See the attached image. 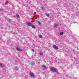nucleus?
<instances>
[{"instance_id": "f257e3e1", "label": "nucleus", "mask_w": 79, "mask_h": 79, "mask_svg": "<svg viewBox=\"0 0 79 79\" xmlns=\"http://www.w3.org/2000/svg\"><path fill=\"white\" fill-rule=\"evenodd\" d=\"M52 47L54 49H55V50H58V47L56 46V45H53Z\"/></svg>"}, {"instance_id": "f03ea898", "label": "nucleus", "mask_w": 79, "mask_h": 79, "mask_svg": "<svg viewBox=\"0 0 79 79\" xmlns=\"http://www.w3.org/2000/svg\"><path fill=\"white\" fill-rule=\"evenodd\" d=\"M51 69L52 71H53V72H56V69L54 67L51 68Z\"/></svg>"}, {"instance_id": "7ed1b4c3", "label": "nucleus", "mask_w": 79, "mask_h": 79, "mask_svg": "<svg viewBox=\"0 0 79 79\" xmlns=\"http://www.w3.org/2000/svg\"><path fill=\"white\" fill-rule=\"evenodd\" d=\"M16 49L18 51H20V52H21V51H22V50H21V49H20V48H18V47H16Z\"/></svg>"}, {"instance_id": "20e7f679", "label": "nucleus", "mask_w": 79, "mask_h": 79, "mask_svg": "<svg viewBox=\"0 0 79 79\" xmlns=\"http://www.w3.org/2000/svg\"><path fill=\"white\" fill-rule=\"evenodd\" d=\"M32 24L31 22L28 23V26H32Z\"/></svg>"}, {"instance_id": "39448f33", "label": "nucleus", "mask_w": 79, "mask_h": 79, "mask_svg": "<svg viewBox=\"0 0 79 79\" xmlns=\"http://www.w3.org/2000/svg\"><path fill=\"white\" fill-rule=\"evenodd\" d=\"M30 75L31 77H34V74L33 73H31Z\"/></svg>"}, {"instance_id": "423d86ee", "label": "nucleus", "mask_w": 79, "mask_h": 79, "mask_svg": "<svg viewBox=\"0 0 79 79\" xmlns=\"http://www.w3.org/2000/svg\"><path fill=\"white\" fill-rule=\"evenodd\" d=\"M58 24H56L55 25H54V27H58Z\"/></svg>"}, {"instance_id": "0eeeda50", "label": "nucleus", "mask_w": 79, "mask_h": 79, "mask_svg": "<svg viewBox=\"0 0 79 79\" xmlns=\"http://www.w3.org/2000/svg\"><path fill=\"white\" fill-rule=\"evenodd\" d=\"M43 68H44V69H47V67H46V66L45 65H44L42 66Z\"/></svg>"}, {"instance_id": "6e6552de", "label": "nucleus", "mask_w": 79, "mask_h": 79, "mask_svg": "<svg viewBox=\"0 0 79 79\" xmlns=\"http://www.w3.org/2000/svg\"><path fill=\"white\" fill-rule=\"evenodd\" d=\"M32 28H33V29H35V27L34 25H32L31 26Z\"/></svg>"}, {"instance_id": "1a4fd4ad", "label": "nucleus", "mask_w": 79, "mask_h": 79, "mask_svg": "<svg viewBox=\"0 0 79 79\" xmlns=\"http://www.w3.org/2000/svg\"><path fill=\"white\" fill-rule=\"evenodd\" d=\"M46 16H48V17H49V16H50V15H49V14L47 13L46 14Z\"/></svg>"}, {"instance_id": "9d476101", "label": "nucleus", "mask_w": 79, "mask_h": 79, "mask_svg": "<svg viewBox=\"0 0 79 79\" xmlns=\"http://www.w3.org/2000/svg\"><path fill=\"white\" fill-rule=\"evenodd\" d=\"M60 35H63V32H61L60 33Z\"/></svg>"}, {"instance_id": "9b49d317", "label": "nucleus", "mask_w": 79, "mask_h": 79, "mask_svg": "<svg viewBox=\"0 0 79 79\" xmlns=\"http://www.w3.org/2000/svg\"><path fill=\"white\" fill-rule=\"evenodd\" d=\"M39 37L40 38H42V35H39Z\"/></svg>"}, {"instance_id": "f8f14e48", "label": "nucleus", "mask_w": 79, "mask_h": 79, "mask_svg": "<svg viewBox=\"0 0 79 79\" xmlns=\"http://www.w3.org/2000/svg\"><path fill=\"white\" fill-rule=\"evenodd\" d=\"M41 9L42 10H44V8L43 7H41Z\"/></svg>"}, {"instance_id": "ddd939ff", "label": "nucleus", "mask_w": 79, "mask_h": 79, "mask_svg": "<svg viewBox=\"0 0 79 79\" xmlns=\"http://www.w3.org/2000/svg\"><path fill=\"white\" fill-rule=\"evenodd\" d=\"M16 16L17 18H19V16L18 14H17Z\"/></svg>"}, {"instance_id": "4468645a", "label": "nucleus", "mask_w": 79, "mask_h": 79, "mask_svg": "<svg viewBox=\"0 0 79 79\" xmlns=\"http://www.w3.org/2000/svg\"><path fill=\"white\" fill-rule=\"evenodd\" d=\"M37 22L39 24H40V25L41 24V23H40V22H39V21H38Z\"/></svg>"}, {"instance_id": "2eb2a0df", "label": "nucleus", "mask_w": 79, "mask_h": 79, "mask_svg": "<svg viewBox=\"0 0 79 79\" xmlns=\"http://www.w3.org/2000/svg\"><path fill=\"white\" fill-rule=\"evenodd\" d=\"M0 66H1V67H3V64H0Z\"/></svg>"}, {"instance_id": "dca6fc26", "label": "nucleus", "mask_w": 79, "mask_h": 79, "mask_svg": "<svg viewBox=\"0 0 79 79\" xmlns=\"http://www.w3.org/2000/svg\"><path fill=\"white\" fill-rule=\"evenodd\" d=\"M40 54L41 55H43V53H41V52H40Z\"/></svg>"}, {"instance_id": "f3484780", "label": "nucleus", "mask_w": 79, "mask_h": 79, "mask_svg": "<svg viewBox=\"0 0 79 79\" xmlns=\"http://www.w3.org/2000/svg\"><path fill=\"white\" fill-rule=\"evenodd\" d=\"M31 51H32V52H34V49H31Z\"/></svg>"}, {"instance_id": "a211bd4d", "label": "nucleus", "mask_w": 79, "mask_h": 79, "mask_svg": "<svg viewBox=\"0 0 79 79\" xmlns=\"http://www.w3.org/2000/svg\"><path fill=\"white\" fill-rule=\"evenodd\" d=\"M48 22H49V23H50V22L49 21H48Z\"/></svg>"}]
</instances>
